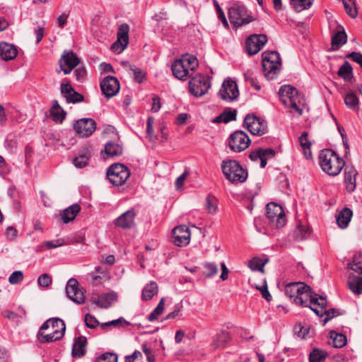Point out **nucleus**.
I'll list each match as a JSON object with an SVG mask.
<instances>
[{
  "label": "nucleus",
  "mask_w": 362,
  "mask_h": 362,
  "mask_svg": "<svg viewBox=\"0 0 362 362\" xmlns=\"http://www.w3.org/2000/svg\"><path fill=\"white\" fill-rule=\"evenodd\" d=\"M285 294L293 302L304 307L317 305L322 309L327 306V298L313 292L311 288L303 282H293L285 286Z\"/></svg>",
  "instance_id": "f257e3e1"
},
{
  "label": "nucleus",
  "mask_w": 362,
  "mask_h": 362,
  "mask_svg": "<svg viewBox=\"0 0 362 362\" xmlns=\"http://www.w3.org/2000/svg\"><path fill=\"white\" fill-rule=\"evenodd\" d=\"M65 330L64 320L59 317L49 318L41 325L37 339L42 344L56 341L64 337Z\"/></svg>",
  "instance_id": "f03ea898"
},
{
  "label": "nucleus",
  "mask_w": 362,
  "mask_h": 362,
  "mask_svg": "<svg viewBox=\"0 0 362 362\" xmlns=\"http://www.w3.org/2000/svg\"><path fill=\"white\" fill-rule=\"evenodd\" d=\"M319 163L322 170L331 176L339 175L345 165L344 160L329 148L323 149L320 152Z\"/></svg>",
  "instance_id": "7ed1b4c3"
},
{
  "label": "nucleus",
  "mask_w": 362,
  "mask_h": 362,
  "mask_svg": "<svg viewBox=\"0 0 362 362\" xmlns=\"http://www.w3.org/2000/svg\"><path fill=\"white\" fill-rule=\"evenodd\" d=\"M221 170L226 178L233 184L243 183L248 176L247 170L235 160H223Z\"/></svg>",
  "instance_id": "20e7f679"
},
{
  "label": "nucleus",
  "mask_w": 362,
  "mask_h": 362,
  "mask_svg": "<svg viewBox=\"0 0 362 362\" xmlns=\"http://www.w3.org/2000/svg\"><path fill=\"white\" fill-rule=\"evenodd\" d=\"M262 68L268 79H274L279 74L281 67V59L276 51H266L262 53Z\"/></svg>",
  "instance_id": "39448f33"
},
{
  "label": "nucleus",
  "mask_w": 362,
  "mask_h": 362,
  "mask_svg": "<svg viewBox=\"0 0 362 362\" xmlns=\"http://www.w3.org/2000/svg\"><path fill=\"white\" fill-rule=\"evenodd\" d=\"M106 176L114 186H122L129 177L130 170L124 164L114 163L107 168Z\"/></svg>",
  "instance_id": "423d86ee"
},
{
  "label": "nucleus",
  "mask_w": 362,
  "mask_h": 362,
  "mask_svg": "<svg viewBox=\"0 0 362 362\" xmlns=\"http://www.w3.org/2000/svg\"><path fill=\"white\" fill-rule=\"evenodd\" d=\"M228 18L230 23L236 28L249 24L255 20L246 8L240 5H234L228 9Z\"/></svg>",
  "instance_id": "0eeeda50"
},
{
  "label": "nucleus",
  "mask_w": 362,
  "mask_h": 362,
  "mask_svg": "<svg viewBox=\"0 0 362 362\" xmlns=\"http://www.w3.org/2000/svg\"><path fill=\"white\" fill-rule=\"evenodd\" d=\"M266 216L271 223L277 228H282L286 223V216L281 205L270 202L266 206Z\"/></svg>",
  "instance_id": "6e6552de"
},
{
  "label": "nucleus",
  "mask_w": 362,
  "mask_h": 362,
  "mask_svg": "<svg viewBox=\"0 0 362 362\" xmlns=\"http://www.w3.org/2000/svg\"><path fill=\"white\" fill-rule=\"evenodd\" d=\"M250 144V140L247 134L242 130L234 132L228 139V146L233 152H242L249 146Z\"/></svg>",
  "instance_id": "1a4fd4ad"
},
{
  "label": "nucleus",
  "mask_w": 362,
  "mask_h": 362,
  "mask_svg": "<svg viewBox=\"0 0 362 362\" xmlns=\"http://www.w3.org/2000/svg\"><path fill=\"white\" fill-rule=\"evenodd\" d=\"M210 86V82L202 74L192 77L189 81V92L195 97H202L206 94Z\"/></svg>",
  "instance_id": "9d476101"
},
{
  "label": "nucleus",
  "mask_w": 362,
  "mask_h": 362,
  "mask_svg": "<svg viewBox=\"0 0 362 362\" xmlns=\"http://www.w3.org/2000/svg\"><path fill=\"white\" fill-rule=\"evenodd\" d=\"M243 125L253 135L261 136L268 132L266 122L253 115H246Z\"/></svg>",
  "instance_id": "9b49d317"
},
{
  "label": "nucleus",
  "mask_w": 362,
  "mask_h": 362,
  "mask_svg": "<svg viewBox=\"0 0 362 362\" xmlns=\"http://www.w3.org/2000/svg\"><path fill=\"white\" fill-rule=\"evenodd\" d=\"M83 288L81 287L78 281L71 278L66 286V293L68 298L76 304L81 305L85 302V294Z\"/></svg>",
  "instance_id": "f8f14e48"
},
{
  "label": "nucleus",
  "mask_w": 362,
  "mask_h": 362,
  "mask_svg": "<svg viewBox=\"0 0 362 362\" xmlns=\"http://www.w3.org/2000/svg\"><path fill=\"white\" fill-rule=\"evenodd\" d=\"M268 38L265 34H252L245 40L246 52L250 56L258 53L267 42Z\"/></svg>",
  "instance_id": "ddd939ff"
},
{
  "label": "nucleus",
  "mask_w": 362,
  "mask_h": 362,
  "mask_svg": "<svg viewBox=\"0 0 362 362\" xmlns=\"http://www.w3.org/2000/svg\"><path fill=\"white\" fill-rule=\"evenodd\" d=\"M80 62L81 60L76 53L71 50H64L59 60L60 71L64 74H69Z\"/></svg>",
  "instance_id": "4468645a"
},
{
  "label": "nucleus",
  "mask_w": 362,
  "mask_h": 362,
  "mask_svg": "<svg viewBox=\"0 0 362 362\" xmlns=\"http://www.w3.org/2000/svg\"><path fill=\"white\" fill-rule=\"evenodd\" d=\"M74 131L81 137H89L96 129V122L91 118H81L73 125Z\"/></svg>",
  "instance_id": "2eb2a0df"
},
{
  "label": "nucleus",
  "mask_w": 362,
  "mask_h": 362,
  "mask_svg": "<svg viewBox=\"0 0 362 362\" xmlns=\"http://www.w3.org/2000/svg\"><path fill=\"white\" fill-rule=\"evenodd\" d=\"M100 88L106 98L115 96L119 90V82L118 79L112 76H107L100 82Z\"/></svg>",
  "instance_id": "dca6fc26"
},
{
  "label": "nucleus",
  "mask_w": 362,
  "mask_h": 362,
  "mask_svg": "<svg viewBox=\"0 0 362 362\" xmlns=\"http://www.w3.org/2000/svg\"><path fill=\"white\" fill-rule=\"evenodd\" d=\"M218 95L222 100H234L238 98L239 91L236 83L231 80H225L218 91Z\"/></svg>",
  "instance_id": "f3484780"
},
{
  "label": "nucleus",
  "mask_w": 362,
  "mask_h": 362,
  "mask_svg": "<svg viewBox=\"0 0 362 362\" xmlns=\"http://www.w3.org/2000/svg\"><path fill=\"white\" fill-rule=\"evenodd\" d=\"M129 26L127 23H122L118 28L117 36V40L112 45V49L122 52L129 44Z\"/></svg>",
  "instance_id": "a211bd4d"
},
{
  "label": "nucleus",
  "mask_w": 362,
  "mask_h": 362,
  "mask_svg": "<svg viewBox=\"0 0 362 362\" xmlns=\"http://www.w3.org/2000/svg\"><path fill=\"white\" fill-rule=\"evenodd\" d=\"M60 91L68 103H77L84 100L83 95L76 91L67 79L62 83Z\"/></svg>",
  "instance_id": "6ab92c4d"
},
{
  "label": "nucleus",
  "mask_w": 362,
  "mask_h": 362,
  "mask_svg": "<svg viewBox=\"0 0 362 362\" xmlns=\"http://www.w3.org/2000/svg\"><path fill=\"white\" fill-rule=\"evenodd\" d=\"M173 243L178 247H183L189 243L191 233L185 225L178 226L173 230Z\"/></svg>",
  "instance_id": "aec40b11"
},
{
  "label": "nucleus",
  "mask_w": 362,
  "mask_h": 362,
  "mask_svg": "<svg viewBox=\"0 0 362 362\" xmlns=\"http://www.w3.org/2000/svg\"><path fill=\"white\" fill-rule=\"evenodd\" d=\"M136 212L134 209H131L114 220L115 226L122 229H131L135 226V217Z\"/></svg>",
  "instance_id": "412c9836"
},
{
  "label": "nucleus",
  "mask_w": 362,
  "mask_h": 362,
  "mask_svg": "<svg viewBox=\"0 0 362 362\" xmlns=\"http://www.w3.org/2000/svg\"><path fill=\"white\" fill-rule=\"evenodd\" d=\"M173 76L181 81H185L189 76V70L184 64V61L176 59L171 65Z\"/></svg>",
  "instance_id": "4be33fe9"
},
{
  "label": "nucleus",
  "mask_w": 362,
  "mask_h": 362,
  "mask_svg": "<svg viewBox=\"0 0 362 362\" xmlns=\"http://www.w3.org/2000/svg\"><path fill=\"white\" fill-rule=\"evenodd\" d=\"M358 172L353 167H346L344 171V183L346 185V191L353 192L356 186V180Z\"/></svg>",
  "instance_id": "5701e85b"
},
{
  "label": "nucleus",
  "mask_w": 362,
  "mask_h": 362,
  "mask_svg": "<svg viewBox=\"0 0 362 362\" xmlns=\"http://www.w3.org/2000/svg\"><path fill=\"white\" fill-rule=\"evenodd\" d=\"M230 339V334L228 332L221 330L216 333L212 339L211 346L213 349H220L226 347Z\"/></svg>",
  "instance_id": "b1692460"
},
{
  "label": "nucleus",
  "mask_w": 362,
  "mask_h": 362,
  "mask_svg": "<svg viewBox=\"0 0 362 362\" xmlns=\"http://www.w3.org/2000/svg\"><path fill=\"white\" fill-rule=\"evenodd\" d=\"M87 345V339L84 336H80L75 339L72 346L71 354L74 358H81L86 352V346Z\"/></svg>",
  "instance_id": "393cba45"
},
{
  "label": "nucleus",
  "mask_w": 362,
  "mask_h": 362,
  "mask_svg": "<svg viewBox=\"0 0 362 362\" xmlns=\"http://www.w3.org/2000/svg\"><path fill=\"white\" fill-rule=\"evenodd\" d=\"M18 54L16 48L11 44L6 42L0 43V58L4 61L12 60Z\"/></svg>",
  "instance_id": "a878e982"
},
{
  "label": "nucleus",
  "mask_w": 362,
  "mask_h": 362,
  "mask_svg": "<svg viewBox=\"0 0 362 362\" xmlns=\"http://www.w3.org/2000/svg\"><path fill=\"white\" fill-rule=\"evenodd\" d=\"M279 94L281 101L284 104H287L288 101L284 98H287L288 101L293 100L298 97V91L296 88L290 85H285L280 88Z\"/></svg>",
  "instance_id": "bb28decb"
},
{
  "label": "nucleus",
  "mask_w": 362,
  "mask_h": 362,
  "mask_svg": "<svg viewBox=\"0 0 362 362\" xmlns=\"http://www.w3.org/2000/svg\"><path fill=\"white\" fill-rule=\"evenodd\" d=\"M81 210L78 204H74L65 209L60 213L61 219L64 223L73 221Z\"/></svg>",
  "instance_id": "cd10ccee"
},
{
  "label": "nucleus",
  "mask_w": 362,
  "mask_h": 362,
  "mask_svg": "<svg viewBox=\"0 0 362 362\" xmlns=\"http://www.w3.org/2000/svg\"><path fill=\"white\" fill-rule=\"evenodd\" d=\"M352 215L353 212L349 208L345 207L342 209L337 215V223L339 227L342 229L346 228L351 221Z\"/></svg>",
  "instance_id": "c85d7f7f"
},
{
  "label": "nucleus",
  "mask_w": 362,
  "mask_h": 362,
  "mask_svg": "<svg viewBox=\"0 0 362 362\" xmlns=\"http://www.w3.org/2000/svg\"><path fill=\"white\" fill-rule=\"evenodd\" d=\"M237 111L236 110H232L230 107L226 108L221 114L216 117L213 122L214 123H228L231 121L236 119Z\"/></svg>",
  "instance_id": "c756f323"
},
{
  "label": "nucleus",
  "mask_w": 362,
  "mask_h": 362,
  "mask_svg": "<svg viewBox=\"0 0 362 362\" xmlns=\"http://www.w3.org/2000/svg\"><path fill=\"white\" fill-rule=\"evenodd\" d=\"M50 115L56 122L62 123L66 117V112L60 107L57 100H53L49 110Z\"/></svg>",
  "instance_id": "7c9ffc66"
},
{
  "label": "nucleus",
  "mask_w": 362,
  "mask_h": 362,
  "mask_svg": "<svg viewBox=\"0 0 362 362\" xmlns=\"http://www.w3.org/2000/svg\"><path fill=\"white\" fill-rule=\"evenodd\" d=\"M315 305H310L309 308L317 315L320 317H322L324 315H325V319L323 320V325H325L328 321L332 319L335 315V313L339 312L335 308H331L328 310H325L326 307L322 309L320 307V310H318Z\"/></svg>",
  "instance_id": "2f4dec72"
},
{
  "label": "nucleus",
  "mask_w": 362,
  "mask_h": 362,
  "mask_svg": "<svg viewBox=\"0 0 362 362\" xmlns=\"http://www.w3.org/2000/svg\"><path fill=\"white\" fill-rule=\"evenodd\" d=\"M104 151L107 157L119 156L123 153V148L119 144L109 141L105 144Z\"/></svg>",
  "instance_id": "473e14b6"
},
{
  "label": "nucleus",
  "mask_w": 362,
  "mask_h": 362,
  "mask_svg": "<svg viewBox=\"0 0 362 362\" xmlns=\"http://www.w3.org/2000/svg\"><path fill=\"white\" fill-rule=\"evenodd\" d=\"M344 103L346 107L353 111L358 112L359 110V100L353 92H349L344 96Z\"/></svg>",
  "instance_id": "72a5a7b5"
},
{
  "label": "nucleus",
  "mask_w": 362,
  "mask_h": 362,
  "mask_svg": "<svg viewBox=\"0 0 362 362\" xmlns=\"http://www.w3.org/2000/svg\"><path fill=\"white\" fill-rule=\"evenodd\" d=\"M158 293V285L155 281H151L143 289L141 298L143 300H151Z\"/></svg>",
  "instance_id": "f704fd0d"
},
{
  "label": "nucleus",
  "mask_w": 362,
  "mask_h": 362,
  "mask_svg": "<svg viewBox=\"0 0 362 362\" xmlns=\"http://www.w3.org/2000/svg\"><path fill=\"white\" fill-rule=\"evenodd\" d=\"M346 33L343 28L335 33L332 37V45L334 47V49H337L346 44Z\"/></svg>",
  "instance_id": "c9c22d12"
},
{
  "label": "nucleus",
  "mask_w": 362,
  "mask_h": 362,
  "mask_svg": "<svg viewBox=\"0 0 362 362\" xmlns=\"http://www.w3.org/2000/svg\"><path fill=\"white\" fill-rule=\"evenodd\" d=\"M337 75L345 81H350L353 78V69L348 61H345L337 71Z\"/></svg>",
  "instance_id": "e433bc0d"
},
{
  "label": "nucleus",
  "mask_w": 362,
  "mask_h": 362,
  "mask_svg": "<svg viewBox=\"0 0 362 362\" xmlns=\"http://www.w3.org/2000/svg\"><path fill=\"white\" fill-rule=\"evenodd\" d=\"M327 356L326 351L315 348L309 354V362H324Z\"/></svg>",
  "instance_id": "4c0bfd02"
},
{
  "label": "nucleus",
  "mask_w": 362,
  "mask_h": 362,
  "mask_svg": "<svg viewBox=\"0 0 362 362\" xmlns=\"http://www.w3.org/2000/svg\"><path fill=\"white\" fill-rule=\"evenodd\" d=\"M330 339H332L333 346L335 348H342L346 344V337L343 334H338L335 331H330Z\"/></svg>",
  "instance_id": "58836bf2"
},
{
  "label": "nucleus",
  "mask_w": 362,
  "mask_h": 362,
  "mask_svg": "<svg viewBox=\"0 0 362 362\" xmlns=\"http://www.w3.org/2000/svg\"><path fill=\"white\" fill-rule=\"evenodd\" d=\"M117 298V295L115 292L107 293L101 296V300H98L95 303L102 308H108L113 301Z\"/></svg>",
  "instance_id": "ea45409f"
},
{
  "label": "nucleus",
  "mask_w": 362,
  "mask_h": 362,
  "mask_svg": "<svg viewBox=\"0 0 362 362\" xmlns=\"http://www.w3.org/2000/svg\"><path fill=\"white\" fill-rule=\"evenodd\" d=\"M267 259H263L259 257H254L249 262L248 267L252 271H259L264 273V267L267 263Z\"/></svg>",
  "instance_id": "a19ab883"
},
{
  "label": "nucleus",
  "mask_w": 362,
  "mask_h": 362,
  "mask_svg": "<svg viewBox=\"0 0 362 362\" xmlns=\"http://www.w3.org/2000/svg\"><path fill=\"white\" fill-rule=\"evenodd\" d=\"M347 284L354 293L359 295L362 293V276H354L352 281H348Z\"/></svg>",
  "instance_id": "79ce46f5"
},
{
  "label": "nucleus",
  "mask_w": 362,
  "mask_h": 362,
  "mask_svg": "<svg viewBox=\"0 0 362 362\" xmlns=\"http://www.w3.org/2000/svg\"><path fill=\"white\" fill-rule=\"evenodd\" d=\"M203 275L206 278H212L218 272V266L214 262H205L203 264Z\"/></svg>",
  "instance_id": "37998d69"
},
{
  "label": "nucleus",
  "mask_w": 362,
  "mask_h": 362,
  "mask_svg": "<svg viewBox=\"0 0 362 362\" xmlns=\"http://www.w3.org/2000/svg\"><path fill=\"white\" fill-rule=\"evenodd\" d=\"M346 13L352 18L358 16L356 0H342Z\"/></svg>",
  "instance_id": "c03bdc74"
},
{
  "label": "nucleus",
  "mask_w": 362,
  "mask_h": 362,
  "mask_svg": "<svg viewBox=\"0 0 362 362\" xmlns=\"http://www.w3.org/2000/svg\"><path fill=\"white\" fill-rule=\"evenodd\" d=\"M313 4L311 0H291V5L297 12L308 9Z\"/></svg>",
  "instance_id": "a18cd8bd"
},
{
  "label": "nucleus",
  "mask_w": 362,
  "mask_h": 362,
  "mask_svg": "<svg viewBox=\"0 0 362 362\" xmlns=\"http://www.w3.org/2000/svg\"><path fill=\"white\" fill-rule=\"evenodd\" d=\"M123 64H127L129 67V69L133 71L134 80L136 82L141 83L146 79V74L143 70L136 67L134 65L129 64L128 62H125Z\"/></svg>",
  "instance_id": "49530a36"
},
{
  "label": "nucleus",
  "mask_w": 362,
  "mask_h": 362,
  "mask_svg": "<svg viewBox=\"0 0 362 362\" xmlns=\"http://www.w3.org/2000/svg\"><path fill=\"white\" fill-rule=\"evenodd\" d=\"M218 209V199L211 194H209L206 198L205 209L209 214L216 213Z\"/></svg>",
  "instance_id": "de8ad7c7"
},
{
  "label": "nucleus",
  "mask_w": 362,
  "mask_h": 362,
  "mask_svg": "<svg viewBox=\"0 0 362 362\" xmlns=\"http://www.w3.org/2000/svg\"><path fill=\"white\" fill-rule=\"evenodd\" d=\"M180 59L184 61V64L187 67L188 70L194 71L199 64L197 57L189 54L183 55Z\"/></svg>",
  "instance_id": "09e8293b"
},
{
  "label": "nucleus",
  "mask_w": 362,
  "mask_h": 362,
  "mask_svg": "<svg viewBox=\"0 0 362 362\" xmlns=\"http://www.w3.org/2000/svg\"><path fill=\"white\" fill-rule=\"evenodd\" d=\"M349 267L356 273L362 274V253L356 254L353 257V262L349 264Z\"/></svg>",
  "instance_id": "8fccbe9b"
},
{
  "label": "nucleus",
  "mask_w": 362,
  "mask_h": 362,
  "mask_svg": "<svg viewBox=\"0 0 362 362\" xmlns=\"http://www.w3.org/2000/svg\"><path fill=\"white\" fill-rule=\"evenodd\" d=\"M90 159V154L88 152H86L85 153H83L81 155H79L78 156L76 157L73 160V163L74 165L78 168H82L86 167Z\"/></svg>",
  "instance_id": "3c124183"
},
{
  "label": "nucleus",
  "mask_w": 362,
  "mask_h": 362,
  "mask_svg": "<svg viewBox=\"0 0 362 362\" xmlns=\"http://www.w3.org/2000/svg\"><path fill=\"white\" fill-rule=\"evenodd\" d=\"M164 310V299L161 298L156 308L150 313L148 317L149 321H153L163 313Z\"/></svg>",
  "instance_id": "603ef678"
},
{
  "label": "nucleus",
  "mask_w": 362,
  "mask_h": 362,
  "mask_svg": "<svg viewBox=\"0 0 362 362\" xmlns=\"http://www.w3.org/2000/svg\"><path fill=\"white\" fill-rule=\"evenodd\" d=\"M96 362H117V355L114 353L107 352L98 357Z\"/></svg>",
  "instance_id": "864d4df0"
},
{
  "label": "nucleus",
  "mask_w": 362,
  "mask_h": 362,
  "mask_svg": "<svg viewBox=\"0 0 362 362\" xmlns=\"http://www.w3.org/2000/svg\"><path fill=\"white\" fill-rule=\"evenodd\" d=\"M213 1H214V6L216 8V10L217 16H218V19L223 23V24L226 28H228L229 25L223 11L221 9V8L220 7V6L216 0H213Z\"/></svg>",
  "instance_id": "5fc2aeb1"
},
{
  "label": "nucleus",
  "mask_w": 362,
  "mask_h": 362,
  "mask_svg": "<svg viewBox=\"0 0 362 362\" xmlns=\"http://www.w3.org/2000/svg\"><path fill=\"white\" fill-rule=\"evenodd\" d=\"M252 152H259L261 156L266 159H270L275 156L276 151L273 148H259L257 151H253Z\"/></svg>",
  "instance_id": "6e6d98bb"
},
{
  "label": "nucleus",
  "mask_w": 362,
  "mask_h": 362,
  "mask_svg": "<svg viewBox=\"0 0 362 362\" xmlns=\"http://www.w3.org/2000/svg\"><path fill=\"white\" fill-rule=\"evenodd\" d=\"M23 280V274L21 271L13 272L8 278L11 284H18Z\"/></svg>",
  "instance_id": "4d7b16f0"
},
{
  "label": "nucleus",
  "mask_w": 362,
  "mask_h": 362,
  "mask_svg": "<svg viewBox=\"0 0 362 362\" xmlns=\"http://www.w3.org/2000/svg\"><path fill=\"white\" fill-rule=\"evenodd\" d=\"M84 321L86 325L91 329L95 328L99 325L98 320L89 313L85 315Z\"/></svg>",
  "instance_id": "13d9d810"
},
{
  "label": "nucleus",
  "mask_w": 362,
  "mask_h": 362,
  "mask_svg": "<svg viewBox=\"0 0 362 362\" xmlns=\"http://www.w3.org/2000/svg\"><path fill=\"white\" fill-rule=\"evenodd\" d=\"M307 230L301 226H298L293 232V238L297 241H300L306 238Z\"/></svg>",
  "instance_id": "bf43d9fd"
},
{
  "label": "nucleus",
  "mask_w": 362,
  "mask_h": 362,
  "mask_svg": "<svg viewBox=\"0 0 362 362\" xmlns=\"http://www.w3.org/2000/svg\"><path fill=\"white\" fill-rule=\"evenodd\" d=\"M52 277L47 274H43L38 277L37 284L42 287H48L52 284Z\"/></svg>",
  "instance_id": "052dcab7"
},
{
  "label": "nucleus",
  "mask_w": 362,
  "mask_h": 362,
  "mask_svg": "<svg viewBox=\"0 0 362 362\" xmlns=\"http://www.w3.org/2000/svg\"><path fill=\"white\" fill-rule=\"evenodd\" d=\"M249 158L253 161L260 160V167L262 168H265L267 165V159L262 158L259 152L251 151L249 154Z\"/></svg>",
  "instance_id": "680f3d73"
},
{
  "label": "nucleus",
  "mask_w": 362,
  "mask_h": 362,
  "mask_svg": "<svg viewBox=\"0 0 362 362\" xmlns=\"http://www.w3.org/2000/svg\"><path fill=\"white\" fill-rule=\"evenodd\" d=\"M123 324L126 326H128L130 325V323L129 322L126 321L123 317H121L117 320H112L108 322H105V323L101 325V327H104L110 326V325L120 327V326H122Z\"/></svg>",
  "instance_id": "e2e57ef3"
},
{
  "label": "nucleus",
  "mask_w": 362,
  "mask_h": 362,
  "mask_svg": "<svg viewBox=\"0 0 362 362\" xmlns=\"http://www.w3.org/2000/svg\"><path fill=\"white\" fill-rule=\"evenodd\" d=\"M245 79L255 90H260L261 86L259 85V83H258L257 78L253 77L251 74H250V73L245 74Z\"/></svg>",
  "instance_id": "0e129e2a"
},
{
  "label": "nucleus",
  "mask_w": 362,
  "mask_h": 362,
  "mask_svg": "<svg viewBox=\"0 0 362 362\" xmlns=\"http://www.w3.org/2000/svg\"><path fill=\"white\" fill-rule=\"evenodd\" d=\"M74 74L78 81L82 82L86 77V70L84 66H80L75 69Z\"/></svg>",
  "instance_id": "69168bd1"
},
{
  "label": "nucleus",
  "mask_w": 362,
  "mask_h": 362,
  "mask_svg": "<svg viewBox=\"0 0 362 362\" xmlns=\"http://www.w3.org/2000/svg\"><path fill=\"white\" fill-rule=\"evenodd\" d=\"M347 58L351 59L354 62L360 65L362 69V54L360 52H352L346 55Z\"/></svg>",
  "instance_id": "338daca9"
},
{
  "label": "nucleus",
  "mask_w": 362,
  "mask_h": 362,
  "mask_svg": "<svg viewBox=\"0 0 362 362\" xmlns=\"http://www.w3.org/2000/svg\"><path fill=\"white\" fill-rule=\"evenodd\" d=\"M142 351L145 354L147 358L148 362H154L155 356L151 349L148 348L146 344L142 345Z\"/></svg>",
  "instance_id": "774afa93"
}]
</instances>
